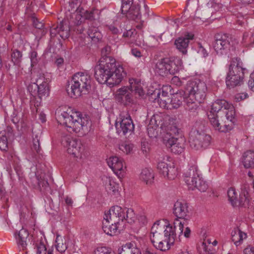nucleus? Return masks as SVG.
<instances>
[{"instance_id":"43","label":"nucleus","mask_w":254,"mask_h":254,"mask_svg":"<svg viewBox=\"0 0 254 254\" xmlns=\"http://www.w3.org/2000/svg\"><path fill=\"white\" fill-rule=\"evenodd\" d=\"M103 221L110 222L111 223L119 224V225L120 221H122V218L118 217L108 212L107 213H105Z\"/></svg>"},{"instance_id":"22","label":"nucleus","mask_w":254,"mask_h":254,"mask_svg":"<svg viewBox=\"0 0 254 254\" xmlns=\"http://www.w3.org/2000/svg\"><path fill=\"white\" fill-rule=\"evenodd\" d=\"M193 37V35L188 34L184 37H180L176 40L175 44L177 48L183 54L187 53V48L188 47L190 40L192 39Z\"/></svg>"},{"instance_id":"47","label":"nucleus","mask_w":254,"mask_h":254,"mask_svg":"<svg viewBox=\"0 0 254 254\" xmlns=\"http://www.w3.org/2000/svg\"><path fill=\"white\" fill-rule=\"evenodd\" d=\"M136 216L132 209L128 208L126 212L125 219L128 223H132L136 220Z\"/></svg>"},{"instance_id":"53","label":"nucleus","mask_w":254,"mask_h":254,"mask_svg":"<svg viewBox=\"0 0 254 254\" xmlns=\"http://www.w3.org/2000/svg\"><path fill=\"white\" fill-rule=\"evenodd\" d=\"M31 20L32 21L33 26L36 28L41 29L43 28L44 24L41 21H39L34 15L31 17Z\"/></svg>"},{"instance_id":"4","label":"nucleus","mask_w":254,"mask_h":254,"mask_svg":"<svg viewBox=\"0 0 254 254\" xmlns=\"http://www.w3.org/2000/svg\"><path fill=\"white\" fill-rule=\"evenodd\" d=\"M90 76L85 72H79L74 74L72 79L68 81L66 85V91L68 95L76 98L82 94H86L91 87Z\"/></svg>"},{"instance_id":"33","label":"nucleus","mask_w":254,"mask_h":254,"mask_svg":"<svg viewBox=\"0 0 254 254\" xmlns=\"http://www.w3.org/2000/svg\"><path fill=\"white\" fill-rule=\"evenodd\" d=\"M87 33L90 38L94 43L98 42L102 39V35L96 27H90Z\"/></svg>"},{"instance_id":"56","label":"nucleus","mask_w":254,"mask_h":254,"mask_svg":"<svg viewBox=\"0 0 254 254\" xmlns=\"http://www.w3.org/2000/svg\"><path fill=\"white\" fill-rule=\"evenodd\" d=\"M36 249L37 254H46L47 249L43 243L40 242L37 244Z\"/></svg>"},{"instance_id":"49","label":"nucleus","mask_w":254,"mask_h":254,"mask_svg":"<svg viewBox=\"0 0 254 254\" xmlns=\"http://www.w3.org/2000/svg\"><path fill=\"white\" fill-rule=\"evenodd\" d=\"M33 82H32L28 86L27 89L31 94L34 96L37 94L38 83L36 82V80H35V81L33 80Z\"/></svg>"},{"instance_id":"21","label":"nucleus","mask_w":254,"mask_h":254,"mask_svg":"<svg viewBox=\"0 0 254 254\" xmlns=\"http://www.w3.org/2000/svg\"><path fill=\"white\" fill-rule=\"evenodd\" d=\"M200 103L188 96L185 98L184 107L185 110L190 113L195 115L197 114L198 111L199 110Z\"/></svg>"},{"instance_id":"62","label":"nucleus","mask_w":254,"mask_h":254,"mask_svg":"<svg viewBox=\"0 0 254 254\" xmlns=\"http://www.w3.org/2000/svg\"><path fill=\"white\" fill-rule=\"evenodd\" d=\"M248 95L246 93H241L236 95L235 99L236 101H240L248 98Z\"/></svg>"},{"instance_id":"50","label":"nucleus","mask_w":254,"mask_h":254,"mask_svg":"<svg viewBox=\"0 0 254 254\" xmlns=\"http://www.w3.org/2000/svg\"><path fill=\"white\" fill-rule=\"evenodd\" d=\"M160 117L157 115H153L150 120L148 127H153V128H157L159 125V121L158 119Z\"/></svg>"},{"instance_id":"13","label":"nucleus","mask_w":254,"mask_h":254,"mask_svg":"<svg viewBox=\"0 0 254 254\" xmlns=\"http://www.w3.org/2000/svg\"><path fill=\"white\" fill-rule=\"evenodd\" d=\"M213 48L217 54L223 55L230 46L231 37L227 34L217 33L214 37Z\"/></svg>"},{"instance_id":"6","label":"nucleus","mask_w":254,"mask_h":254,"mask_svg":"<svg viewBox=\"0 0 254 254\" xmlns=\"http://www.w3.org/2000/svg\"><path fill=\"white\" fill-rule=\"evenodd\" d=\"M235 116V111L234 107H231V110L226 111L225 113L226 120L224 121L223 123H220L218 119L219 115L212 113H209L208 114L209 123L212 128L215 130L223 132H226L233 128L234 124L236 121Z\"/></svg>"},{"instance_id":"32","label":"nucleus","mask_w":254,"mask_h":254,"mask_svg":"<svg viewBox=\"0 0 254 254\" xmlns=\"http://www.w3.org/2000/svg\"><path fill=\"white\" fill-rule=\"evenodd\" d=\"M168 74H175L178 72L181 66V61L178 59H169L168 63Z\"/></svg>"},{"instance_id":"12","label":"nucleus","mask_w":254,"mask_h":254,"mask_svg":"<svg viewBox=\"0 0 254 254\" xmlns=\"http://www.w3.org/2000/svg\"><path fill=\"white\" fill-rule=\"evenodd\" d=\"M120 124L116 123V128L119 134L124 135L131 134L134 129V126L130 115L128 113L120 115Z\"/></svg>"},{"instance_id":"45","label":"nucleus","mask_w":254,"mask_h":254,"mask_svg":"<svg viewBox=\"0 0 254 254\" xmlns=\"http://www.w3.org/2000/svg\"><path fill=\"white\" fill-rule=\"evenodd\" d=\"M33 151H35L39 154H42V149L40 143V137L38 135H35L33 139V145L31 147Z\"/></svg>"},{"instance_id":"9","label":"nucleus","mask_w":254,"mask_h":254,"mask_svg":"<svg viewBox=\"0 0 254 254\" xmlns=\"http://www.w3.org/2000/svg\"><path fill=\"white\" fill-rule=\"evenodd\" d=\"M121 12L126 14L129 19L136 20L141 18L140 6L138 4L134 3L133 0H123Z\"/></svg>"},{"instance_id":"25","label":"nucleus","mask_w":254,"mask_h":254,"mask_svg":"<svg viewBox=\"0 0 254 254\" xmlns=\"http://www.w3.org/2000/svg\"><path fill=\"white\" fill-rule=\"evenodd\" d=\"M118 252V254H141L140 250L130 243L119 248Z\"/></svg>"},{"instance_id":"46","label":"nucleus","mask_w":254,"mask_h":254,"mask_svg":"<svg viewBox=\"0 0 254 254\" xmlns=\"http://www.w3.org/2000/svg\"><path fill=\"white\" fill-rule=\"evenodd\" d=\"M133 145L132 144L123 142L119 144V149L126 154H129L132 151Z\"/></svg>"},{"instance_id":"8","label":"nucleus","mask_w":254,"mask_h":254,"mask_svg":"<svg viewBox=\"0 0 254 254\" xmlns=\"http://www.w3.org/2000/svg\"><path fill=\"white\" fill-rule=\"evenodd\" d=\"M186 90L189 96L199 102L203 101L206 96L207 86L203 82L189 81L186 85Z\"/></svg>"},{"instance_id":"64","label":"nucleus","mask_w":254,"mask_h":254,"mask_svg":"<svg viewBox=\"0 0 254 254\" xmlns=\"http://www.w3.org/2000/svg\"><path fill=\"white\" fill-rule=\"evenodd\" d=\"M198 53L202 55L203 57H206L208 56V53L206 50L201 45H199V48L198 50Z\"/></svg>"},{"instance_id":"23","label":"nucleus","mask_w":254,"mask_h":254,"mask_svg":"<svg viewBox=\"0 0 254 254\" xmlns=\"http://www.w3.org/2000/svg\"><path fill=\"white\" fill-rule=\"evenodd\" d=\"M14 235L19 247L22 250L25 249L27 246V239L29 236L28 231L22 228L18 232H15Z\"/></svg>"},{"instance_id":"39","label":"nucleus","mask_w":254,"mask_h":254,"mask_svg":"<svg viewBox=\"0 0 254 254\" xmlns=\"http://www.w3.org/2000/svg\"><path fill=\"white\" fill-rule=\"evenodd\" d=\"M161 94L162 97H165L167 96L168 93L165 92L163 90L161 91L160 90H155L153 93L151 94V98L154 99V102H159L162 101L166 102V100H163L161 97Z\"/></svg>"},{"instance_id":"57","label":"nucleus","mask_w":254,"mask_h":254,"mask_svg":"<svg viewBox=\"0 0 254 254\" xmlns=\"http://www.w3.org/2000/svg\"><path fill=\"white\" fill-rule=\"evenodd\" d=\"M94 254H111V251L106 247H100L95 251Z\"/></svg>"},{"instance_id":"10","label":"nucleus","mask_w":254,"mask_h":254,"mask_svg":"<svg viewBox=\"0 0 254 254\" xmlns=\"http://www.w3.org/2000/svg\"><path fill=\"white\" fill-rule=\"evenodd\" d=\"M170 158L166 156L162 160H160L157 165V169L160 174L170 180H173L177 175L176 168L173 162L169 160Z\"/></svg>"},{"instance_id":"58","label":"nucleus","mask_w":254,"mask_h":254,"mask_svg":"<svg viewBox=\"0 0 254 254\" xmlns=\"http://www.w3.org/2000/svg\"><path fill=\"white\" fill-rule=\"evenodd\" d=\"M111 51V47L109 46L104 47L101 51L102 57L101 59H104L105 58H112L108 56Z\"/></svg>"},{"instance_id":"44","label":"nucleus","mask_w":254,"mask_h":254,"mask_svg":"<svg viewBox=\"0 0 254 254\" xmlns=\"http://www.w3.org/2000/svg\"><path fill=\"white\" fill-rule=\"evenodd\" d=\"M208 245H207L205 242H201L200 245H198L197 247V249L198 252L201 254H212V252H210L208 250V247H212L211 245H210V242L209 240H207Z\"/></svg>"},{"instance_id":"38","label":"nucleus","mask_w":254,"mask_h":254,"mask_svg":"<svg viewBox=\"0 0 254 254\" xmlns=\"http://www.w3.org/2000/svg\"><path fill=\"white\" fill-rule=\"evenodd\" d=\"M11 55V61L14 65H18L22 60V54L20 51L17 49L12 51Z\"/></svg>"},{"instance_id":"2","label":"nucleus","mask_w":254,"mask_h":254,"mask_svg":"<svg viewBox=\"0 0 254 254\" xmlns=\"http://www.w3.org/2000/svg\"><path fill=\"white\" fill-rule=\"evenodd\" d=\"M125 74L123 67L117 65L113 58L100 59L99 64L95 67L94 76L97 81L110 86L119 84Z\"/></svg>"},{"instance_id":"15","label":"nucleus","mask_w":254,"mask_h":254,"mask_svg":"<svg viewBox=\"0 0 254 254\" xmlns=\"http://www.w3.org/2000/svg\"><path fill=\"white\" fill-rule=\"evenodd\" d=\"M164 142L166 146L170 149L171 151L175 154H181L184 149V143L179 141V139L176 137H164Z\"/></svg>"},{"instance_id":"11","label":"nucleus","mask_w":254,"mask_h":254,"mask_svg":"<svg viewBox=\"0 0 254 254\" xmlns=\"http://www.w3.org/2000/svg\"><path fill=\"white\" fill-rule=\"evenodd\" d=\"M62 143L69 154L75 157H81L84 148L80 140L70 137H64L62 139Z\"/></svg>"},{"instance_id":"35","label":"nucleus","mask_w":254,"mask_h":254,"mask_svg":"<svg viewBox=\"0 0 254 254\" xmlns=\"http://www.w3.org/2000/svg\"><path fill=\"white\" fill-rule=\"evenodd\" d=\"M104 180L105 182L106 189L108 192L115 193L118 190V185L111 178L105 177Z\"/></svg>"},{"instance_id":"61","label":"nucleus","mask_w":254,"mask_h":254,"mask_svg":"<svg viewBox=\"0 0 254 254\" xmlns=\"http://www.w3.org/2000/svg\"><path fill=\"white\" fill-rule=\"evenodd\" d=\"M250 190L249 185L247 183H244L241 187V194L249 195Z\"/></svg>"},{"instance_id":"18","label":"nucleus","mask_w":254,"mask_h":254,"mask_svg":"<svg viewBox=\"0 0 254 254\" xmlns=\"http://www.w3.org/2000/svg\"><path fill=\"white\" fill-rule=\"evenodd\" d=\"M231 107H234L229 104L226 101L224 100H217L212 104L211 110L209 113L217 114L219 115L221 113H223L225 115L226 111L231 110Z\"/></svg>"},{"instance_id":"55","label":"nucleus","mask_w":254,"mask_h":254,"mask_svg":"<svg viewBox=\"0 0 254 254\" xmlns=\"http://www.w3.org/2000/svg\"><path fill=\"white\" fill-rule=\"evenodd\" d=\"M37 56H38V54L36 51H33L31 52L30 60H31V63L32 66H35L38 63V59L37 58Z\"/></svg>"},{"instance_id":"16","label":"nucleus","mask_w":254,"mask_h":254,"mask_svg":"<svg viewBox=\"0 0 254 254\" xmlns=\"http://www.w3.org/2000/svg\"><path fill=\"white\" fill-rule=\"evenodd\" d=\"M200 177V171L196 165H193L185 173V182L189 187L196 184V180Z\"/></svg>"},{"instance_id":"40","label":"nucleus","mask_w":254,"mask_h":254,"mask_svg":"<svg viewBox=\"0 0 254 254\" xmlns=\"http://www.w3.org/2000/svg\"><path fill=\"white\" fill-rule=\"evenodd\" d=\"M227 195L229 198V200L233 206L237 205V193L235 190L233 188H230L227 191Z\"/></svg>"},{"instance_id":"7","label":"nucleus","mask_w":254,"mask_h":254,"mask_svg":"<svg viewBox=\"0 0 254 254\" xmlns=\"http://www.w3.org/2000/svg\"><path fill=\"white\" fill-rule=\"evenodd\" d=\"M211 137L202 130L192 128L190 133L189 142L190 146L195 150L205 149L209 146Z\"/></svg>"},{"instance_id":"14","label":"nucleus","mask_w":254,"mask_h":254,"mask_svg":"<svg viewBox=\"0 0 254 254\" xmlns=\"http://www.w3.org/2000/svg\"><path fill=\"white\" fill-rule=\"evenodd\" d=\"M115 99L126 105L132 104L133 99L130 86H124L117 90L115 94Z\"/></svg>"},{"instance_id":"5","label":"nucleus","mask_w":254,"mask_h":254,"mask_svg":"<svg viewBox=\"0 0 254 254\" xmlns=\"http://www.w3.org/2000/svg\"><path fill=\"white\" fill-rule=\"evenodd\" d=\"M247 71V69L243 67V64L240 60L233 61L229 66V72L226 78L227 87L231 89L241 85Z\"/></svg>"},{"instance_id":"24","label":"nucleus","mask_w":254,"mask_h":254,"mask_svg":"<svg viewBox=\"0 0 254 254\" xmlns=\"http://www.w3.org/2000/svg\"><path fill=\"white\" fill-rule=\"evenodd\" d=\"M184 95V92L183 91H180L172 94L171 98L168 99L170 102L171 108L177 109L180 107L182 104L183 101L185 102L186 98H185Z\"/></svg>"},{"instance_id":"48","label":"nucleus","mask_w":254,"mask_h":254,"mask_svg":"<svg viewBox=\"0 0 254 254\" xmlns=\"http://www.w3.org/2000/svg\"><path fill=\"white\" fill-rule=\"evenodd\" d=\"M239 204L245 207L248 206L249 203V195L241 194H240Z\"/></svg>"},{"instance_id":"17","label":"nucleus","mask_w":254,"mask_h":254,"mask_svg":"<svg viewBox=\"0 0 254 254\" xmlns=\"http://www.w3.org/2000/svg\"><path fill=\"white\" fill-rule=\"evenodd\" d=\"M107 163L117 175L119 177L120 175L123 176L124 168H126V167L124 166L122 159L117 156L111 157L107 160Z\"/></svg>"},{"instance_id":"36","label":"nucleus","mask_w":254,"mask_h":254,"mask_svg":"<svg viewBox=\"0 0 254 254\" xmlns=\"http://www.w3.org/2000/svg\"><path fill=\"white\" fill-rule=\"evenodd\" d=\"M108 212L118 217L122 218V221H123L125 219V213L124 212V209L119 206L116 205L112 207L108 211Z\"/></svg>"},{"instance_id":"28","label":"nucleus","mask_w":254,"mask_h":254,"mask_svg":"<svg viewBox=\"0 0 254 254\" xmlns=\"http://www.w3.org/2000/svg\"><path fill=\"white\" fill-rule=\"evenodd\" d=\"M130 88L132 93L134 92L137 94L139 97H142L144 95V92L141 86L140 81H137L136 79H132L129 80Z\"/></svg>"},{"instance_id":"54","label":"nucleus","mask_w":254,"mask_h":254,"mask_svg":"<svg viewBox=\"0 0 254 254\" xmlns=\"http://www.w3.org/2000/svg\"><path fill=\"white\" fill-rule=\"evenodd\" d=\"M137 32L134 29H131L127 30V32L124 33L123 36L124 37H128L132 38V40H135V36L136 35Z\"/></svg>"},{"instance_id":"42","label":"nucleus","mask_w":254,"mask_h":254,"mask_svg":"<svg viewBox=\"0 0 254 254\" xmlns=\"http://www.w3.org/2000/svg\"><path fill=\"white\" fill-rule=\"evenodd\" d=\"M5 132H0V149L3 151H7L8 149L7 137Z\"/></svg>"},{"instance_id":"60","label":"nucleus","mask_w":254,"mask_h":254,"mask_svg":"<svg viewBox=\"0 0 254 254\" xmlns=\"http://www.w3.org/2000/svg\"><path fill=\"white\" fill-rule=\"evenodd\" d=\"M98 10H94L91 11H87L85 14L86 19L92 20L95 19V13H97Z\"/></svg>"},{"instance_id":"20","label":"nucleus","mask_w":254,"mask_h":254,"mask_svg":"<svg viewBox=\"0 0 254 254\" xmlns=\"http://www.w3.org/2000/svg\"><path fill=\"white\" fill-rule=\"evenodd\" d=\"M36 82L39 84H38V88L37 91L39 98L48 96L50 93L49 80L45 78L43 75H40L39 78L36 79Z\"/></svg>"},{"instance_id":"59","label":"nucleus","mask_w":254,"mask_h":254,"mask_svg":"<svg viewBox=\"0 0 254 254\" xmlns=\"http://www.w3.org/2000/svg\"><path fill=\"white\" fill-rule=\"evenodd\" d=\"M156 128H153V127H148V134L150 137L154 138L156 137L158 135V132L156 130Z\"/></svg>"},{"instance_id":"29","label":"nucleus","mask_w":254,"mask_h":254,"mask_svg":"<svg viewBox=\"0 0 254 254\" xmlns=\"http://www.w3.org/2000/svg\"><path fill=\"white\" fill-rule=\"evenodd\" d=\"M232 240L237 246L240 245L243 240L246 238L247 235L239 229H235L231 233Z\"/></svg>"},{"instance_id":"52","label":"nucleus","mask_w":254,"mask_h":254,"mask_svg":"<svg viewBox=\"0 0 254 254\" xmlns=\"http://www.w3.org/2000/svg\"><path fill=\"white\" fill-rule=\"evenodd\" d=\"M56 242L57 244L56 245L57 250L60 253H62L65 251L67 248V246L65 243L62 242V243H58V237L57 238Z\"/></svg>"},{"instance_id":"3","label":"nucleus","mask_w":254,"mask_h":254,"mask_svg":"<svg viewBox=\"0 0 254 254\" xmlns=\"http://www.w3.org/2000/svg\"><path fill=\"white\" fill-rule=\"evenodd\" d=\"M60 119L67 127L68 131L78 133L80 135L87 133L91 127L89 117L85 115L83 116L79 112H72L71 115L64 112L61 114Z\"/></svg>"},{"instance_id":"19","label":"nucleus","mask_w":254,"mask_h":254,"mask_svg":"<svg viewBox=\"0 0 254 254\" xmlns=\"http://www.w3.org/2000/svg\"><path fill=\"white\" fill-rule=\"evenodd\" d=\"M173 213L180 219H187L189 214L188 204L185 201H177L174 205Z\"/></svg>"},{"instance_id":"34","label":"nucleus","mask_w":254,"mask_h":254,"mask_svg":"<svg viewBox=\"0 0 254 254\" xmlns=\"http://www.w3.org/2000/svg\"><path fill=\"white\" fill-rule=\"evenodd\" d=\"M58 28H59V34L62 39H65L69 37L70 29L68 24L64 21H61L58 24Z\"/></svg>"},{"instance_id":"1","label":"nucleus","mask_w":254,"mask_h":254,"mask_svg":"<svg viewBox=\"0 0 254 254\" xmlns=\"http://www.w3.org/2000/svg\"><path fill=\"white\" fill-rule=\"evenodd\" d=\"M160 221L155 222L151 230L150 239L153 246L157 250L166 252L170 249L175 242L176 232L179 236L183 233L184 222L177 219L174 221V227L170 224L166 226L162 234L163 228L159 225Z\"/></svg>"},{"instance_id":"30","label":"nucleus","mask_w":254,"mask_h":254,"mask_svg":"<svg viewBox=\"0 0 254 254\" xmlns=\"http://www.w3.org/2000/svg\"><path fill=\"white\" fill-rule=\"evenodd\" d=\"M139 179L146 184H151L154 180V175L151 169H143L140 174Z\"/></svg>"},{"instance_id":"37","label":"nucleus","mask_w":254,"mask_h":254,"mask_svg":"<svg viewBox=\"0 0 254 254\" xmlns=\"http://www.w3.org/2000/svg\"><path fill=\"white\" fill-rule=\"evenodd\" d=\"M189 188L191 190H193L194 188H196L199 191L201 192H204L208 189V185L205 181L201 179V178L200 177L197 179V180H196V184L191 185Z\"/></svg>"},{"instance_id":"63","label":"nucleus","mask_w":254,"mask_h":254,"mask_svg":"<svg viewBox=\"0 0 254 254\" xmlns=\"http://www.w3.org/2000/svg\"><path fill=\"white\" fill-rule=\"evenodd\" d=\"M171 83L177 86H181L182 85V82L178 76H175L171 79Z\"/></svg>"},{"instance_id":"26","label":"nucleus","mask_w":254,"mask_h":254,"mask_svg":"<svg viewBox=\"0 0 254 254\" xmlns=\"http://www.w3.org/2000/svg\"><path fill=\"white\" fill-rule=\"evenodd\" d=\"M119 224L111 223L110 222L103 221L102 229L107 235L113 236L119 232Z\"/></svg>"},{"instance_id":"41","label":"nucleus","mask_w":254,"mask_h":254,"mask_svg":"<svg viewBox=\"0 0 254 254\" xmlns=\"http://www.w3.org/2000/svg\"><path fill=\"white\" fill-rule=\"evenodd\" d=\"M181 132V129L176 125H171L168 127L166 136H169V137H176V136L179 135Z\"/></svg>"},{"instance_id":"27","label":"nucleus","mask_w":254,"mask_h":254,"mask_svg":"<svg viewBox=\"0 0 254 254\" xmlns=\"http://www.w3.org/2000/svg\"><path fill=\"white\" fill-rule=\"evenodd\" d=\"M169 59H164L156 64L155 70L160 75L166 76L168 74V63Z\"/></svg>"},{"instance_id":"51","label":"nucleus","mask_w":254,"mask_h":254,"mask_svg":"<svg viewBox=\"0 0 254 254\" xmlns=\"http://www.w3.org/2000/svg\"><path fill=\"white\" fill-rule=\"evenodd\" d=\"M36 179L38 181V186L41 189L42 188L45 189L48 187L49 184L47 180L43 179L41 177L39 178L38 176H36Z\"/></svg>"},{"instance_id":"31","label":"nucleus","mask_w":254,"mask_h":254,"mask_svg":"<svg viewBox=\"0 0 254 254\" xmlns=\"http://www.w3.org/2000/svg\"><path fill=\"white\" fill-rule=\"evenodd\" d=\"M244 166L246 168L254 167V152L251 150L247 151L243 155Z\"/></svg>"}]
</instances>
